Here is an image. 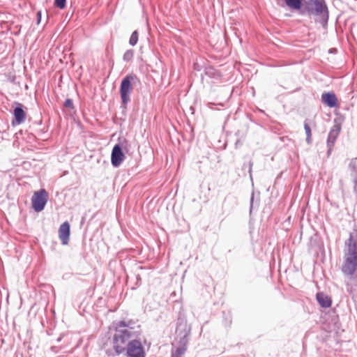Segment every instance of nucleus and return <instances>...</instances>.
Returning <instances> with one entry per match:
<instances>
[{"mask_svg":"<svg viewBox=\"0 0 357 357\" xmlns=\"http://www.w3.org/2000/svg\"><path fill=\"white\" fill-rule=\"evenodd\" d=\"M302 16L313 17L315 23L326 29L328 26L329 10L325 0H303L298 13Z\"/></svg>","mask_w":357,"mask_h":357,"instance_id":"f257e3e1","label":"nucleus"},{"mask_svg":"<svg viewBox=\"0 0 357 357\" xmlns=\"http://www.w3.org/2000/svg\"><path fill=\"white\" fill-rule=\"evenodd\" d=\"M131 335L132 333L129 329L116 330L112 337L113 349H107L105 351L107 356L114 357L123 354Z\"/></svg>","mask_w":357,"mask_h":357,"instance_id":"f03ea898","label":"nucleus"},{"mask_svg":"<svg viewBox=\"0 0 357 357\" xmlns=\"http://www.w3.org/2000/svg\"><path fill=\"white\" fill-rule=\"evenodd\" d=\"M135 81H139L137 77L133 74L126 75L121 82L119 93L121 97V109L123 111L127 109L128 104L130 101V96L132 90V85Z\"/></svg>","mask_w":357,"mask_h":357,"instance_id":"7ed1b4c3","label":"nucleus"},{"mask_svg":"<svg viewBox=\"0 0 357 357\" xmlns=\"http://www.w3.org/2000/svg\"><path fill=\"white\" fill-rule=\"evenodd\" d=\"M319 322L326 332L337 331L340 327L338 314H321Z\"/></svg>","mask_w":357,"mask_h":357,"instance_id":"20e7f679","label":"nucleus"},{"mask_svg":"<svg viewBox=\"0 0 357 357\" xmlns=\"http://www.w3.org/2000/svg\"><path fill=\"white\" fill-rule=\"evenodd\" d=\"M126 139L123 138V141L119 139L118 142L113 146L111 153V164L117 168L126 159V155L123 151V143H127Z\"/></svg>","mask_w":357,"mask_h":357,"instance_id":"39448f33","label":"nucleus"},{"mask_svg":"<svg viewBox=\"0 0 357 357\" xmlns=\"http://www.w3.org/2000/svg\"><path fill=\"white\" fill-rule=\"evenodd\" d=\"M48 193L45 189H40L36 191L31 198L32 208L36 212L42 211L47 202Z\"/></svg>","mask_w":357,"mask_h":357,"instance_id":"423d86ee","label":"nucleus"},{"mask_svg":"<svg viewBox=\"0 0 357 357\" xmlns=\"http://www.w3.org/2000/svg\"><path fill=\"white\" fill-rule=\"evenodd\" d=\"M127 357H146L144 348L139 340H131L127 343L126 349Z\"/></svg>","mask_w":357,"mask_h":357,"instance_id":"0eeeda50","label":"nucleus"},{"mask_svg":"<svg viewBox=\"0 0 357 357\" xmlns=\"http://www.w3.org/2000/svg\"><path fill=\"white\" fill-rule=\"evenodd\" d=\"M12 125L18 126L23 123L26 118V107L21 102L15 101L12 105Z\"/></svg>","mask_w":357,"mask_h":357,"instance_id":"6e6552de","label":"nucleus"},{"mask_svg":"<svg viewBox=\"0 0 357 357\" xmlns=\"http://www.w3.org/2000/svg\"><path fill=\"white\" fill-rule=\"evenodd\" d=\"M342 271L346 275L357 278V257H344Z\"/></svg>","mask_w":357,"mask_h":357,"instance_id":"1a4fd4ad","label":"nucleus"},{"mask_svg":"<svg viewBox=\"0 0 357 357\" xmlns=\"http://www.w3.org/2000/svg\"><path fill=\"white\" fill-rule=\"evenodd\" d=\"M341 131V125L340 123H337L336 121L335 122V124L331 128L329 133L327 137V156L330 157L335 143L336 142V139L340 135V132Z\"/></svg>","mask_w":357,"mask_h":357,"instance_id":"9d476101","label":"nucleus"},{"mask_svg":"<svg viewBox=\"0 0 357 357\" xmlns=\"http://www.w3.org/2000/svg\"><path fill=\"white\" fill-rule=\"evenodd\" d=\"M345 245L348 248V252L345 254L344 257H357V231L350 233Z\"/></svg>","mask_w":357,"mask_h":357,"instance_id":"9b49d317","label":"nucleus"},{"mask_svg":"<svg viewBox=\"0 0 357 357\" xmlns=\"http://www.w3.org/2000/svg\"><path fill=\"white\" fill-rule=\"evenodd\" d=\"M191 325L188 324L185 314H179L176 322V334H190Z\"/></svg>","mask_w":357,"mask_h":357,"instance_id":"f8f14e48","label":"nucleus"},{"mask_svg":"<svg viewBox=\"0 0 357 357\" xmlns=\"http://www.w3.org/2000/svg\"><path fill=\"white\" fill-rule=\"evenodd\" d=\"M70 235V225L68 221L63 222L59 228V237L63 245H68Z\"/></svg>","mask_w":357,"mask_h":357,"instance_id":"ddd939ff","label":"nucleus"},{"mask_svg":"<svg viewBox=\"0 0 357 357\" xmlns=\"http://www.w3.org/2000/svg\"><path fill=\"white\" fill-rule=\"evenodd\" d=\"M321 101L326 106L333 108L336 107L338 105V101L336 95L334 92H324L321 95Z\"/></svg>","mask_w":357,"mask_h":357,"instance_id":"4468645a","label":"nucleus"},{"mask_svg":"<svg viewBox=\"0 0 357 357\" xmlns=\"http://www.w3.org/2000/svg\"><path fill=\"white\" fill-rule=\"evenodd\" d=\"M316 298L319 305L323 308L329 307L332 304L331 298L323 292L317 293Z\"/></svg>","mask_w":357,"mask_h":357,"instance_id":"2eb2a0df","label":"nucleus"},{"mask_svg":"<svg viewBox=\"0 0 357 357\" xmlns=\"http://www.w3.org/2000/svg\"><path fill=\"white\" fill-rule=\"evenodd\" d=\"M278 1H282V3L280 4L282 6H287L291 10H295L298 13V10L301 8V4L303 0H278Z\"/></svg>","mask_w":357,"mask_h":357,"instance_id":"dca6fc26","label":"nucleus"},{"mask_svg":"<svg viewBox=\"0 0 357 357\" xmlns=\"http://www.w3.org/2000/svg\"><path fill=\"white\" fill-rule=\"evenodd\" d=\"M189 335L190 334H177L178 337L179 338L178 341V348H183L187 349V345L189 341Z\"/></svg>","mask_w":357,"mask_h":357,"instance_id":"f3484780","label":"nucleus"},{"mask_svg":"<svg viewBox=\"0 0 357 357\" xmlns=\"http://www.w3.org/2000/svg\"><path fill=\"white\" fill-rule=\"evenodd\" d=\"M349 170L350 171V176L354 179L357 178V158H354L350 160L348 166Z\"/></svg>","mask_w":357,"mask_h":357,"instance_id":"a211bd4d","label":"nucleus"},{"mask_svg":"<svg viewBox=\"0 0 357 357\" xmlns=\"http://www.w3.org/2000/svg\"><path fill=\"white\" fill-rule=\"evenodd\" d=\"M204 74L211 77L216 78L219 76V73L213 66H208L204 68Z\"/></svg>","mask_w":357,"mask_h":357,"instance_id":"6ab92c4d","label":"nucleus"},{"mask_svg":"<svg viewBox=\"0 0 357 357\" xmlns=\"http://www.w3.org/2000/svg\"><path fill=\"white\" fill-rule=\"evenodd\" d=\"M255 193L254 191H252V194H251V197H250V214L252 213L253 210H255V209L257 210L259 205V199L255 201Z\"/></svg>","mask_w":357,"mask_h":357,"instance_id":"aec40b11","label":"nucleus"},{"mask_svg":"<svg viewBox=\"0 0 357 357\" xmlns=\"http://www.w3.org/2000/svg\"><path fill=\"white\" fill-rule=\"evenodd\" d=\"M222 322L225 327L230 326L232 322L231 314H222Z\"/></svg>","mask_w":357,"mask_h":357,"instance_id":"412c9836","label":"nucleus"},{"mask_svg":"<svg viewBox=\"0 0 357 357\" xmlns=\"http://www.w3.org/2000/svg\"><path fill=\"white\" fill-rule=\"evenodd\" d=\"M138 38H139V33H138L137 30H135L132 33V34L130 37L129 44L131 46H135L138 42Z\"/></svg>","mask_w":357,"mask_h":357,"instance_id":"4be33fe9","label":"nucleus"},{"mask_svg":"<svg viewBox=\"0 0 357 357\" xmlns=\"http://www.w3.org/2000/svg\"><path fill=\"white\" fill-rule=\"evenodd\" d=\"M134 56V50L130 49L126 51L123 56V60L126 62H130Z\"/></svg>","mask_w":357,"mask_h":357,"instance_id":"5701e85b","label":"nucleus"},{"mask_svg":"<svg viewBox=\"0 0 357 357\" xmlns=\"http://www.w3.org/2000/svg\"><path fill=\"white\" fill-rule=\"evenodd\" d=\"M304 129L306 133V142L310 144L311 142L312 131L310 125L306 121L304 123Z\"/></svg>","mask_w":357,"mask_h":357,"instance_id":"b1692460","label":"nucleus"},{"mask_svg":"<svg viewBox=\"0 0 357 357\" xmlns=\"http://www.w3.org/2000/svg\"><path fill=\"white\" fill-rule=\"evenodd\" d=\"M252 165H253V163L251 160H250L248 164L244 162L243 165V167H242V169L244 170L248 168V173L250 175V180L252 181V183L253 184L252 174Z\"/></svg>","mask_w":357,"mask_h":357,"instance_id":"393cba45","label":"nucleus"},{"mask_svg":"<svg viewBox=\"0 0 357 357\" xmlns=\"http://www.w3.org/2000/svg\"><path fill=\"white\" fill-rule=\"evenodd\" d=\"M174 312H181L183 310V304L180 301H175L172 305Z\"/></svg>","mask_w":357,"mask_h":357,"instance_id":"a878e982","label":"nucleus"},{"mask_svg":"<svg viewBox=\"0 0 357 357\" xmlns=\"http://www.w3.org/2000/svg\"><path fill=\"white\" fill-rule=\"evenodd\" d=\"M63 107L70 110H75L73 100L71 98H66L63 103Z\"/></svg>","mask_w":357,"mask_h":357,"instance_id":"bb28decb","label":"nucleus"},{"mask_svg":"<svg viewBox=\"0 0 357 357\" xmlns=\"http://www.w3.org/2000/svg\"><path fill=\"white\" fill-rule=\"evenodd\" d=\"M185 352V349L176 347L175 351L172 353V357H181Z\"/></svg>","mask_w":357,"mask_h":357,"instance_id":"cd10ccee","label":"nucleus"},{"mask_svg":"<svg viewBox=\"0 0 357 357\" xmlns=\"http://www.w3.org/2000/svg\"><path fill=\"white\" fill-rule=\"evenodd\" d=\"M54 6L59 9H64L66 7V0H54Z\"/></svg>","mask_w":357,"mask_h":357,"instance_id":"c85d7f7f","label":"nucleus"},{"mask_svg":"<svg viewBox=\"0 0 357 357\" xmlns=\"http://www.w3.org/2000/svg\"><path fill=\"white\" fill-rule=\"evenodd\" d=\"M121 327H129L130 328H132V327L130 326L129 324H128L124 320L119 321L118 323H116V326H115L116 330H119V328H121Z\"/></svg>","mask_w":357,"mask_h":357,"instance_id":"c756f323","label":"nucleus"},{"mask_svg":"<svg viewBox=\"0 0 357 357\" xmlns=\"http://www.w3.org/2000/svg\"><path fill=\"white\" fill-rule=\"evenodd\" d=\"M42 19V12L41 10H38L36 13V23L37 24H39L41 22Z\"/></svg>","mask_w":357,"mask_h":357,"instance_id":"7c9ffc66","label":"nucleus"},{"mask_svg":"<svg viewBox=\"0 0 357 357\" xmlns=\"http://www.w3.org/2000/svg\"><path fill=\"white\" fill-rule=\"evenodd\" d=\"M144 307H145L144 312H151L155 309V307H151V306H149L148 303L146 304Z\"/></svg>","mask_w":357,"mask_h":357,"instance_id":"2f4dec72","label":"nucleus"},{"mask_svg":"<svg viewBox=\"0 0 357 357\" xmlns=\"http://www.w3.org/2000/svg\"><path fill=\"white\" fill-rule=\"evenodd\" d=\"M242 145H243V142L241 141V139H237L236 142H235V148L238 149L240 146H241Z\"/></svg>","mask_w":357,"mask_h":357,"instance_id":"473e14b6","label":"nucleus"},{"mask_svg":"<svg viewBox=\"0 0 357 357\" xmlns=\"http://www.w3.org/2000/svg\"><path fill=\"white\" fill-rule=\"evenodd\" d=\"M354 185V192L357 196V178L353 180Z\"/></svg>","mask_w":357,"mask_h":357,"instance_id":"72a5a7b5","label":"nucleus"},{"mask_svg":"<svg viewBox=\"0 0 357 357\" xmlns=\"http://www.w3.org/2000/svg\"><path fill=\"white\" fill-rule=\"evenodd\" d=\"M137 284L139 285L141 284V277L139 274L136 275Z\"/></svg>","mask_w":357,"mask_h":357,"instance_id":"f704fd0d","label":"nucleus"},{"mask_svg":"<svg viewBox=\"0 0 357 357\" xmlns=\"http://www.w3.org/2000/svg\"><path fill=\"white\" fill-rule=\"evenodd\" d=\"M194 69L195 70H200L199 66L197 63H194Z\"/></svg>","mask_w":357,"mask_h":357,"instance_id":"c9c22d12","label":"nucleus"},{"mask_svg":"<svg viewBox=\"0 0 357 357\" xmlns=\"http://www.w3.org/2000/svg\"><path fill=\"white\" fill-rule=\"evenodd\" d=\"M259 111L260 112V113L265 114L264 111V110H262V109H259Z\"/></svg>","mask_w":357,"mask_h":357,"instance_id":"e433bc0d","label":"nucleus"},{"mask_svg":"<svg viewBox=\"0 0 357 357\" xmlns=\"http://www.w3.org/2000/svg\"><path fill=\"white\" fill-rule=\"evenodd\" d=\"M107 312H114V311L112 310H111V309H109Z\"/></svg>","mask_w":357,"mask_h":357,"instance_id":"4c0bfd02","label":"nucleus"}]
</instances>
